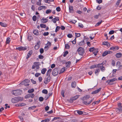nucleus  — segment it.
<instances>
[{"instance_id":"1","label":"nucleus","mask_w":122,"mask_h":122,"mask_svg":"<svg viewBox=\"0 0 122 122\" xmlns=\"http://www.w3.org/2000/svg\"><path fill=\"white\" fill-rule=\"evenodd\" d=\"M90 96L89 95H87L84 96L81 98L82 100V103L85 105H87L90 104L94 100V98H92L90 101L88 102L87 100L90 98Z\"/></svg>"},{"instance_id":"2","label":"nucleus","mask_w":122,"mask_h":122,"mask_svg":"<svg viewBox=\"0 0 122 122\" xmlns=\"http://www.w3.org/2000/svg\"><path fill=\"white\" fill-rule=\"evenodd\" d=\"M12 94L16 96H19L22 93V91L20 89L13 90L11 92Z\"/></svg>"},{"instance_id":"3","label":"nucleus","mask_w":122,"mask_h":122,"mask_svg":"<svg viewBox=\"0 0 122 122\" xmlns=\"http://www.w3.org/2000/svg\"><path fill=\"white\" fill-rule=\"evenodd\" d=\"M23 98L18 97L12 98L11 101L12 103H15L22 101L23 100Z\"/></svg>"},{"instance_id":"4","label":"nucleus","mask_w":122,"mask_h":122,"mask_svg":"<svg viewBox=\"0 0 122 122\" xmlns=\"http://www.w3.org/2000/svg\"><path fill=\"white\" fill-rule=\"evenodd\" d=\"M77 51L78 54L81 56H83L84 53V50L82 47H80L78 49Z\"/></svg>"},{"instance_id":"5","label":"nucleus","mask_w":122,"mask_h":122,"mask_svg":"<svg viewBox=\"0 0 122 122\" xmlns=\"http://www.w3.org/2000/svg\"><path fill=\"white\" fill-rule=\"evenodd\" d=\"M50 76H46L44 79V83L46 84H47L50 81Z\"/></svg>"},{"instance_id":"6","label":"nucleus","mask_w":122,"mask_h":122,"mask_svg":"<svg viewBox=\"0 0 122 122\" xmlns=\"http://www.w3.org/2000/svg\"><path fill=\"white\" fill-rule=\"evenodd\" d=\"M116 66L117 67V70H120L122 69V65L120 61H118L117 62Z\"/></svg>"},{"instance_id":"7","label":"nucleus","mask_w":122,"mask_h":122,"mask_svg":"<svg viewBox=\"0 0 122 122\" xmlns=\"http://www.w3.org/2000/svg\"><path fill=\"white\" fill-rule=\"evenodd\" d=\"M34 96L35 95L34 94H28L25 96V98L26 99H27L31 97V98H34Z\"/></svg>"},{"instance_id":"8","label":"nucleus","mask_w":122,"mask_h":122,"mask_svg":"<svg viewBox=\"0 0 122 122\" xmlns=\"http://www.w3.org/2000/svg\"><path fill=\"white\" fill-rule=\"evenodd\" d=\"M27 49V48L24 47L20 46V47H16V49L19 51H24Z\"/></svg>"},{"instance_id":"9","label":"nucleus","mask_w":122,"mask_h":122,"mask_svg":"<svg viewBox=\"0 0 122 122\" xmlns=\"http://www.w3.org/2000/svg\"><path fill=\"white\" fill-rule=\"evenodd\" d=\"M41 44V41H38L35 45L34 48L36 50H37L40 47Z\"/></svg>"},{"instance_id":"10","label":"nucleus","mask_w":122,"mask_h":122,"mask_svg":"<svg viewBox=\"0 0 122 122\" xmlns=\"http://www.w3.org/2000/svg\"><path fill=\"white\" fill-rule=\"evenodd\" d=\"M112 52L111 51H105L103 53L102 56H104L107 55L108 54H112Z\"/></svg>"},{"instance_id":"11","label":"nucleus","mask_w":122,"mask_h":122,"mask_svg":"<svg viewBox=\"0 0 122 122\" xmlns=\"http://www.w3.org/2000/svg\"><path fill=\"white\" fill-rule=\"evenodd\" d=\"M58 69L57 68L54 69L53 70L52 74L54 76H56L57 75L58 72Z\"/></svg>"},{"instance_id":"12","label":"nucleus","mask_w":122,"mask_h":122,"mask_svg":"<svg viewBox=\"0 0 122 122\" xmlns=\"http://www.w3.org/2000/svg\"><path fill=\"white\" fill-rule=\"evenodd\" d=\"M101 88L100 87L98 89L94 91H93L91 93L92 94H95L99 92L101 90Z\"/></svg>"},{"instance_id":"13","label":"nucleus","mask_w":122,"mask_h":122,"mask_svg":"<svg viewBox=\"0 0 122 122\" xmlns=\"http://www.w3.org/2000/svg\"><path fill=\"white\" fill-rule=\"evenodd\" d=\"M69 12L70 13H72L74 12L73 7L72 6L69 5Z\"/></svg>"},{"instance_id":"14","label":"nucleus","mask_w":122,"mask_h":122,"mask_svg":"<svg viewBox=\"0 0 122 122\" xmlns=\"http://www.w3.org/2000/svg\"><path fill=\"white\" fill-rule=\"evenodd\" d=\"M32 51L30 50L29 51V52L28 53L26 56V58L28 59L29 57H30L32 53Z\"/></svg>"},{"instance_id":"15","label":"nucleus","mask_w":122,"mask_h":122,"mask_svg":"<svg viewBox=\"0 0 122 122\" xmlns=\"http://www.w3.org/2000/svg\"><path fill=\"white\" fill-rule=\"evenodd\" d=\"M79 95H76L73 97H72L70 100H71L72 101H74L76 100L80 96Z\"/></svg>"},{"instance_id":"16","label":"nucleus","mask_w":122,"mask_h":122,"mask_svg":"<svg viewBox=\"0 0 122 122\" xmlns=\"http://www.w3.org/2000/svg\"><path fill=\"white\" fill-rule=\"evenodd\" d=\"M118 108L120 112H122V106L121 105V103H120L118 104Z\"/></svg>"},{"instance_id":"17","label":"nucleus","mask_w":122,"mask_h":122,"mask_svg":"<svg viewBox=\"0 0 122 122\" xmlns=\"http://www.w3.org/2000/svg\"><path fill=\"white\" fill-rule=\"evenodd\" d=\"M33 33L35 35L37 36L39 34V32L37 30H35L33 31Z\"/></svg>"},{"instance_id":"18","label":"nucleus","mask_w":122,"mask_h":122,"mask_svg":"<svg viewBox=\"0 0 122 122\" xmlns=\"http://www.w3.org/2000/svg\"><path fill=\"white\" fill-rule=\"evenodd\" d=\"M59 19L58 17H56L52 19V20L54 23H56L57 21H58Z\"/></svg>"},{"instance_id":"19","label":"nucleus","mask_w":122,"mask_h":122,"mask_svg":"<svg viewBox=\"0 0 122 122\" xmlns=\"http://www.w3.org/2000/svg\"><path fill=\"white\" fill-rule=\"evenodd\" d=\"M34 65H35V67L37 69H39L40 68L38 62H35L34 63Z\"/></svg>"},{"instance_id":"20","label":"nucleus","mask_w":122,"mask_h":122,"mask_svg":"<svg viewBox=\"0 0 122 122\" xmlns=\"http://www.w3.org/2000/svg\"><path fill=\"white\" fill-rule=\"evenodd\" d=\"M0 25L1 26L5 27H7V24L6 23H2L1 22H0Z\"/></svg>"},{"instance_id":"21","label":"nucleus","mask_w":122,"mask_h":122,"mask_svg":"<svg viewBox=\"0 0 122 122\" xmlns=\"http://www.w3.org/2000/svg\"><path fill=\"white\" fill-rule=\"evenodd\" d=\"M119 49V47L117 46H116L114 47H111L110 49L114 51L118 50Z\"/></svg>"},{"instance_id":"22","label":"nucleus","mask_w":122,"mask_h":122,"mask_svg":"<svg viewBox=\"0 0 122 122\" xmlns=\"http://www.w3.org/2000/svg\"><path fill=\"white\" fill-rule=\"evenodd\" d=\"M20 84L22 85H24L25 86H29V84H26L25 82V81L24 80L22 81L20 83Z\"/></svg>"},{"instance_id":"23","label":"nucleus","mask_w":122,"mask_h":122,"mask_svg":"<svg viewBox=\"0 0 122 122\" xmlns=\"http://www.w3.org/2000/svg\"><path fill=\"white\" fill-rule=\"evenodd\" d=\"M41 22L43 23H44L48 21V20L46 18H43L41 19Z\"/></svg>"},{"instance_id":"24","label":"nucleus","mask_w":122,"mask_h":122,"mask_svg":"<svg viewBox=\"0 0 122 122\" xmlns=\"http://www.w3.org/2000/svg\"><path fill=\"white\" fill-rule=\"evenodd\" d=\"M46 8V6H39L38 8V10H40L44 9H45Z\"/></svg>"},{"instance_id":"25","label":"nucleus","mask_w":122,"mask_h":122,"mask_svg":"<svg viewBox=\"0 0 122 122\" xmlns=\"http://www.w3.org/2000/svg\"><path fill=\"white\" fill-rule=\"evenodd\" d=\"M52 71L51 69H49L46 72V76H50V73Z\"/></svg>"},{"instance_id":"26","label":"nucleus","mask_w":122,"mask_h":122,"mask_svg":"<svg viewBox=\"0 0 122 122\" xmlns=\"http://www.w3.org/2000/svg\"><path fill=\"white\" fill-rule=\"evenodd\" d=\"M122 56V54L120 52L117 53L116 55V56L117 58L120 57Z\"/></svg>"},{"instance_id":"27","label":"nucleus","mask_w":122,"mask_h":122,"mask_svg":"<svg viewBox=\"0 0 122 122\" xmlns=\"http://www.w3.org/2000/svg\"><path fill=\"white\" fill-rule=\"evenodd\" d=\"M100 71V70L99 69H96L95 72V74L97 76H98Z\"/></svg>"},{"instance_id":"28","label":"nucleus","mask_w":122,"mask_h":122,"mask_svg":"<svg viewBox=\"0 0 122 122\" xmlns=\"http://www.w3.org/2000/svg\"><path fill=\"white\" fill-rule=\"evenodd\" d=\"M117 80V79H116L115 78H113L111 79L108 80L107 81L108 82H113Z\"/></svg>"},{"instance_id":"29","label":"nucleus","mask_w":122,"mask_h":122,"mask_svg":"<svg viewBox=\"0 0 122 122\" xmlns=\"http://www.w3.org/2000/svg\"><path fill=\"white\" fill-rule=\"evenodd\" d=\"M98 52V49H95L94 50V51L93 52V53L94 55L95 56H96Z\"/></svg>"},{"instance_id":"30","label":"nucleus","mask_w":122,"mask_h":122,"mask_svg":"<svg viewBox=\"0 0 122 122\" xmlns=\"http://www.w3.org/2000/svg\"><path fill=\"white\" fill-rule=\"evenodd\" d=\"M27 39L29 41H30L33 39V37L31 36L28 35V36Z\"/></svg>"},{"instance_id":"31","label":"nucleus","mask_w":122,"mask_h":122,"mask_svg":"<svg viewBox=\"0 0 122 122\" xmlns=\"http://www.w3.org/2000/svg\"><path fill=\"white\" fill-rule=\"evenodd\" d=\"M76 85V82L74 81V82H72L71 83V86L73 88H75Z\"/></svg>"},{"instance_id":"32","label":"nucleus","mask_w":122,"mask_h":122,"mask_svg":"<svg viewBox=\"0 0 122 122\" xmlns=\"http://www.w3.org/2000/svg\"><path fill=\"white\" fill-rule=\"evenodd\" d=\"M76 111L77 113L79 115H81L83 114V112L82 111H79V110H76Z\"/></svg>"},{"instance_id":"33","label":"nucleus","mask_w":122,"mask_h":122,"mask_svg":"<svg viewBox=\"0 0 122 122\" xmlns=\"http://www.w3.org/2000/svg\"><path fill=\"white\" fill-rule=\"evenodd\" d=\"M97 68H100L103 66L101 63H99L98 64H96Z\"/></svg>"},{"instance_id":"34","label":"nucleus","mask_w":122,"mask_h":122,"mask_svg":"<svg viewBox=\"0 0 122 122\" xmlns=\"http://www.w3.org/2000/svg\"><path fill=\"white\" fill-rule=\"evenodd\" d=\"M46 71V68H43L42 70L41 71V73L42 74H44L45 73Z\"/></svg>"},{"instance_id":"35","label":"nucleus","mask_w":122,"mask_h":122,"mask_svg":"<svg viewBox=\"0 0 122 122\" xmlns=\"http://www.w3.org/2000/svg\"><path fill=\"white\" fill-rule=\"evenodd\" d=\"M84 44V40L80 42L79 43V45L80 46H81L83 45Z\"/></svg>"},{"instance_id":"36","label":"nucleus","mask_w":122,"mask_h":122,"mask_svg":"<svg viewBox=\"0 0 122 122\" xmlns=\"http://www.w3.org/2000/svg\"><path fill=\"white\" fill-rule=\"evenodd\" d=\"M49 119L47 118L45 119V120H42L41 122H49Z\"/></svg>"},{"instance_id":"37","label":"nucleus","mask_w":122,"mask_h":122,"mask_svg":"<svg viewBox=\"0 0 122 122\" xmlns=\"http://www.w3.org/2000/svg\"><path fill=\"white\" fill-rule=\"evenodd\" d=\"M10 41V38L8 37L6 39V43L7 44H9Z\"/></svg>"},{"instance_id":"38","label":"nucleus","mask_w":122,"mask_h":122,"mask_svg":"<svg viewBox=\"0 0 122 122\" xmlns=\"http://www.w3.org/2000/svg\"><path fill=\"white\" fill-rule=\"evenodd\" d=\"M102 44L105 45H107V46L110 45L109 43L107 41L103 42Z\"/></svg>"},{"instance_id":"39","label":"nucleus","mask_w":122,"mask_h":122,"mask_svg":"<svg viewBox=\"0 0 122 122\" xmlns=\"http://www.w3.org/2000/svg\"><path fill=\"white\" fill-rule=\"evenodd\" d=\"M34 91V90L32 88L31 89H30L29 90H28V92L29 93H31L33 92Z\"/></svg>"},{"instance_id":"40","label":"nucleus","mask_w":122,"mask_h":122,"mask_svg":"<svg viewBox=\"0 0 122 122\" xmlns=\"http://www.w3.org/2000/svg\"><path fill=\"white\" fill-rule=\"evenodd\" d=\"M42 92L43 93L45 94H47L48 93V91L46 89H44L42 90Z\"/></svg>"},{"instance_id":"41","label":"nucleus","mask_w":122,"mask_h":122,"mask_svg":"<svg viewBox=\"0 0 122 122\" xmlns=\"http://www.w3.org/2000/svg\"><path fill=\"white\" fill-rule=\"evenodd\" d=\"M36 107V106H34L30 107H29L28 108V109L29 110L30 109H35Z\"/></svg>"},{"instance_id":"42","label":"nucleus","mask_w":122,"mask_h":122,"mask_svg":"<svg viewBox=\"0 0 122 122\" xmlns=\"http://www.w3.org/2000/svg\"><path fill=\"white\" fill-rule=\"evenodd\" d=\"M65 71V69L64 67L62 68L59 74H60L61 73H63Z\"/></svg>"},{"instance_id":"43","label":"nucleus","mask_w":122,"mask_h":122,"mask_svg":"<svg viewBox=\"0 0 122 122\" xmlns=\"http://www.w3.org/2000/svg\"><path fill=\"white\" fill-rule=\"evenodd\" d=\"M26 105V104H25V103H22L18 104V107L22 106H25Z\"/></svg>"},{"instance_id":"44","label":"nucleus","mask_w":122,"mask_h":122,"mask_svg":"<svg viewBox=\"0 0 122 122\" xmlns=\"http://www.w3.org/2000/svg\"><path fill=\"white\" fill-rule=\"evenodd\" d=\"M41 27L42 28H45L46 27V25L43 24H41L40 25Z\"/></svg>"},{"instance_id":"45","label":"nucleus","mask_w":122,"mask_h":122,"mask_svg":"<svg viewBox=\"0 0 122 122\" xmlns=\"http://www.w3.org/2000/svg\"><path fill=\"white\" fill-rule=\"evenodd\" d=\"M97 68L96 64H94L91 66L90 67V69H92L94 68Z\"/></svg>"},{"instance_id":"46","label":"nucleus","mask_w":122,"mask_h":122,"mask_svg":"<svg viewBox=\"0 0 122 122\" xmlns=\"http://www.w3.org/2000/svg\"><path fill=\"white\" fill-rule=\"evenodd\" d=\"M65 47L66 49H68L70 48V46L68 44H65Z\"/></svg>"},{"instance_id":"47","label":"nucleus","mask_w":122,"mask_h":122,"mask_svg":"<svg viewBox=\"0 0 122 122\" xmlns=\"http://www.w3.org/2000/svg\"><path fill=\"white\" fill-rule=\"evenodd\" d=\"M102 22V20H101V21H99L96 24L95 26H97L101 24Z\"/></svg>"},{"instance_id":"48","label":"nucleus","mask_w":122,"mask_h":122,"mask_svg":"<svg viewBox=\"0 0 122 122\" xmlns=\"http://www.w3.org/2000/svg\"><path fill=\"white\" fill-rule=\"evenodd\" d=\"M95 48L94 47L90 48L89 49V51L90 52H93L95 50Z\"/></svg>"},{"instance_id":"49","label":"nucleus","mask_w":122,"mask_h":122,"mask_svg":"<svg viewBox=\"0 0 122 122\" xmlns=\"http://www.w3.org/2000/svg\"><path fill=\"white\" fill-rule=\"evenodd\" d=\"M121 0H117V1L116 4V5H117V6H118L119 5V4L121 2Z\"/></svg>"},{"instance_id":"50","label":"nucleus","mask_w":122,"mask_h":122,"mask_svg":"<svg viewBox=\"0 0 122 122\" xmlns=\"http://www.w3.org/2000/svg\"><path fill=\"white\" fill-rule=\"evenodd\" d=\"M37 17L36 16L34 15L32 17V19L34 21H36V20Z\"/></svg>"},{"instance_id":"51","label":"nucleus","mask_w":122,"mask_h":122,"mask_svg":"<svg viewBox=\"0 0 122 122\" xmlns=\"http://www.w3.org/2000/svg\"><path fill=\"white\" fill-rule=\"evenodd\" d=\"M105 68L103 66L100 68L101 71L102 72H104L105 70Z\"/></svg>"},{"instance_id":"52","label":"nucleus","mask_w":122,"mask_h":122,"mask_svg":"<svg viewBox=\"0 0 122 122\" xmlns=\"http://www.w3.org/2000/svg\"><path fill=\"white\" fill-rule=\"evenodd\" d=\"M51 11V10L50 9H48L46 11V14H48L50 13Z\"/></svg>"},{"instance_id":"53","label":"nucleus","mask_w":122,"mask_h":122,"mask_svg":"<svg viewBox=\"0 0 122 122\" xmlns=\"http://www.w3.org/2000/svg\"><path fill=\"white\" fill-rule=\"evenodd\" d=\"M60 28V27L59 26H56L55 30V32H57L59 30Z\"/></svg>"},{"instance_id":"54","label":"nucleus","mask_w":122,"mask_h":122,"mask_svg":"<svg viewBox=\"0 0 122 122\" xmlns=\"http://www.w3.org/2000/svg\"><path fill=\"white\" fill-rule=\"evenodd\" d=\"M52 95V93H49L47 95V98L46 99V100L50 97Z\"/></svg>"},{"instance_id":"55","label":"nucleus","mask_w":122,"mask_h":122,"mask_svg":"<svg viewBox=\"0 0 122 122\" xmlns=\"http://www.w3.org/2000/svg\"><path fill=\"white\" fill-rule=\"evenodd\" d=\"M41 75V73H36L35 74V76L36 77H38L39 76Z\"/></svg>"},{"instance_id":"56","label":"nucleus","mask_w":122,"mask_h":122,"mask_svg":"<svg viewBox=\"0 0 122 122\" xmlns=\"http://www.w3.org/2000/svg\"><path fill=\"white\" fill-rule=\"evenodd\" d=\"M39 100L40 102L43 101L44 100V98L42 97H40L39 98Z\"/></svg>"},{"instance_id":"57","label":"nucleus","mask_w":122,"mask_h":122,"mask_svg":"<svg viewBox=\"0 0 122 122\" xmlns=\"http://www.w3.org/2000/svg\"><path fill=\"white\" fill-rule=\"evenodd\" d=\"M68 52L67 51L65 52L63 54V56L64 57H65L68 54Z\"/></svg>"},{"instance_id":"58","label":"nucleus","mask_w":122,"mask_h":122,"mask_svg":"<svg viewBox=\"0 0 122 122\" xmlns=\"http://www.w3.org/2000/svg\"><path fill=\"white\" fill-rule=\"evenodd\" d=\"M49 34V33L48 32H45L43 34V35L44 36H47Z\"/></svg>"},{"instance_id":"59","label":"nucleus","mask_w":122,"mask_h":122,"mask_svg":"<svg viewBox=\"0 0 122 122\" xmlns=\"http://www.w3.org/2000/svg\"><path fill=\"white\" fill-rule=\"evenodd\" d=\"M18 118H19L21 121V122L23 121L24 119L23 118V117L21 116H20L18 117Z\"/></svg>"},{"instance_id":"60","label":"nucleus","mask_w":122,"mask_h":122,"mask_svg":"<svg viewBox=\"0 0 122 122\" xmlns=\"http://www.w3.org/2000/svg\"><path fill=\"white\" fill-rule=\"evenodd\" d=\"M115 110L117 113H119L120 112L118 108H116Z\"/></svg>"},{"instance_id":"61","label":"nucleus","mask_w":122,"mask_h":122,"mask_svg":"<svg viewBox=\"0 0 122 122\" xmlns=\"http://www.w3.org/2000/svg\"><path fill=\"white\" fill-rule=\"evenodd\" d=\"M61 10V8L59 7H57L56 8V10L58 12L60 11Z\"/></svg>"},{"instance_id":"62","label":"nucleus","mask_w":122,"mask_h":122,"mask_svg":"<svg viewBox=\"0 0 122 122\" xmlns=\"http://www.w3.org/2000/svg\"><path fill=\"white\" fill-rule=\"evenodd\" d=\"M8 104H6L5 106V109H7V108H10V106H8Z\"/></svg>"},{"instance_id":"63","label":"nucleus","mask_w":122,"mask_h":122,"mask_svg":"<svg viewBox=\"0 0 122 122\" xmlns=\"http://www.w3.org/2000/svg\"><path fill=\"white\" fill-rule=\"evenodd\" d=\"M40 51L41 54H42L43 53L44 51L43 49V48L40 49Z\"/></svg>"},{"instance_id":"64","label":"nucleus","mask_w":122,"mask_h":122,"mask_svg":"<svg viewBox=\"0 0 122 122\" xmlns=\"http://www.w3.org/2000/svg\"><path fill=\"white\" fill-rule=\"evenodd\" d=\"M76 36V37H78L80 36L81 35L80 33H75Z\"/></svg>"}]
</instances>
